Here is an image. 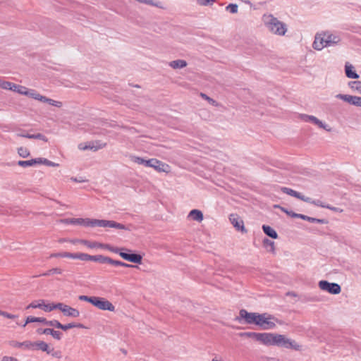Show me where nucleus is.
<instances>
[{
	"label": "nucleus",
	"instance_id": "obj_13",
	"mask_svg": "<svg viewBox=\"0 0 361 361\" xmlns=\"http://www.w3.org/2000/svg\"><path fill=\"white\" fill-rule=\"evenodd\" d=\"M319 287L321 290L326 291L331 294H338L341 293V287L338 283H329L326 281H320Z\"/></svg>",
	"mask_w": 361,
	"mask_h": 361
},
{
	"label": "nucleus",
	"instance_id": "obj_43",
	"mask_svg": "<svg viewBox=\"0 0 361 361\" xmlns=\"http://www.w3.org/2000/svg\"><path fill=\"white\" fill-rule=\"evenodd\" d=\"M45 324L48 325V326H54L58 329H59V327L61 326H60L61 323L58 320H55V319L51 320V321H48L46 319Z\"/></svg>",
	"mask_w": 361,
	"mask_h": 361
},
{
	"label": "nucleus",
	"instance_id": "obj_35",
	"mask_svg": "<svg viewBox=\"0 0 361 361\" xmlns=\"http://www.w3.org/2000/svg\"><path fill=\"white\" fill-rule=\"evenodd\" d=\"M13 92H18L20 94H23V95H25V94H27V92L28 90V88H27L24 86L16 85V84H14V86H13Z\"/></svg>",
	"mask_w": 361,
	"mask_h": 361
},
{
	"label": "nucleus",
	"instance_id": "obj_12",
	"mask_svg": "<svg viewBox=\"0 0 361 361\" xmlns=\"http://www.w3.org/2000/svg\"><path fill=\"white\" fill-rule=\"evenodd\" d=\"M55 309L60 310L63 314L67 317L75 318L80 316V312L78 310L61 302L56 303L55 305Z\"/></svg>",
	"mask_w": 361,
	"mask_h": 361
},
{
	"label": "nucleus",
	"instance_id": "obj_44",
	"mask_svg": "<svg viewBox=\"0 0 361 361\" xmlns=\"http://www.w3.org/2000/svg\"><path fill=\"white\" fill-rule=\"evenodd\" d=\"M263 244L265 247H269L270 250L274 252V243L269 239H264Z\"/></svg>",
	"mask_w": 361,
	"mask_h": 361
},
{
	"label": "nucleus",
	"instance_id": "obj_21",
	"mask_svg": "<svg viewBox=\"0 0 361 361\" xmlns=\"http://www.w3.org/2000/svg\"><path fill=\"white\" fill-rule=\"evenodd\" d=\"M188 217L191 218L194 221L201 222L203 220V214L200 210L192 209L190 212Z\"/></svg>",
	"mask_w": 361,
	"mask_h": 361
},
{
	"label": "nucleus",
	"instance_id": "obj_10",
	"mask_svg": "<svg viewBox=\"0 0 361 361\" xmlns=\"http://www.w3.org/2000/svg\"><path fill=\"white\" fill-rule=\"evenodd\" d=\"M92 305L101 310H108L110 312L115 311L114 305L110 301L104 298L95 297Z\"/></svg>",
	"mask_w": 361,
	"mask_h": 361
},
{
	"label": "nucleus",
	"instance_id": "obj_53",
	"mask_svg": "<svg viewBox=\"0 0 361 361\" xmlns=\"http://www.w3.org/2000/svg\"><path fill=\"white\" fill-rule=\"evenodd\" d=\"M276 207H279L283 212H284L285 213H286L287 214L290 215L292 216L293 214V213H291V212H289L288 210H286V209L283 208V207H281L279 206H275Z\"/></svg>",
	"mask_w": 361,
	"mask_h": 361
},
{
	"label": "nucleus",
	"instance_id": "obj_36",
	"mask_svg": "<svg viewBox=\"0 0 361 361\" xmlns=\"http://www.w3.org/2000/svg\"><path fill=\"white\" fill-rule=\"evenodd\" d=\"M293 217H298V218H300L302 219H304V220H307L308 221H310V222H321L322 221L319 220V219H314V218H312V217H310V216H305V215H303V214H293L292 215Z\"/></svg>",
	"mask_w": 361,
	"mask_h": 361
},
{
	"label": "nucleus",
	"instance_id": "obj_48",
	"mask_svg": "<svg viewBox=\"0 0 361 361\" xmlns=\"http://www.w3.org/2000/svg\"><path fill=\"white\" fill-rule=\"evenodd\" d=\"M1 361H18V360L11 356H4Z\"/></svg>",
	"mask_w": 361,
	"mask_h": 361
},
{
	"label": "nucleus",
	"instance_id": "obj_40",
	"mask_svg": "<svg viewBox=\"0 0 361 361\" xmlns=\"http://www.w3.org/2000/svg\"><path fill=\"white\" fill-rule=\"evenodd\" d=\"M121 261L114 260L110 257L102 258V263H108L114 266H119L120 267Z\"/></svg>",
	"mask_w": 361,
	"mask_h": 361
},
{
	"label": "nucleus",
	"instance_id": "obj_3",
	"mask_svg": "<svg viewBox=\"0 0 361 361\" xmlns=\"http://www.w3.org/2000/svg\"><path fill=\"white\" fill-rule=\"evenodd\" d=\"M339 42V38L329 32L317 33L313 42V47L317 50H322L324 47L336 44Z\"/></svg>",
	"mask_w": 361,
	"mask_h": 361
},
{
	"label": "nucleus",
	"instance_id": "obj_57",
	"mask_svg": "<svg viewBox=\"0 0 361 361\" xmlns=\"http://www.w3.org/2000/svg\"><path fill=\"white\" fill-rule=\"evenodd\" d=\"M6 312L0 310V316L4 317Z\"/></svg>",
	"mask_w": 361,
	"mask_h": 361
},
{
	"label": "nucleus",
	"instance_id": "obj_20",
	"mask_svg": "<svg viewBox=\"0 0 361 361\" xmlns=\"http://www.w3.org/2000/svg\"><path fill=\"white\" fill-rule=\"evenodd\" d=\"M300 117L303 121L306 122H312L314 124L318 126L319 128L326 129V126L323 124V123L315 116L303 114L301 115Z\"/></svg>",
	"mask_w": 361,
	"mask_h": 361
},
{
	"label": "nucleus",
	"instance_id": "obj_11",
	"mask_svg": "<svg viewBox=\"0 0 361 361\" xmlns=\"http://www.w3.org/2000/svg\"><path fill=\"white\" fill-rule=\"evenodd\" d=\"M146 166L154 168L159 172H169L170 166L157 159H150L146 161Z\"/></svg>",
	"mask_w": 361,
	"mask_h": 361
},
{
	"label": "nucleus",
	"instance_id": "obj_22",
	"mask_svg": "<svg viewBox=\"0 0 361 361\" xmlns=\"http://www.w3.org/2000/svg\"><path fill=\"white\" fill-rule=\"evenodd\" d=\"M353 66L349 63H346L345 66V75L349 78L357 79L359 75L353 71Z\"/></svg>",
	"mask_w": 361,
	"mask_h": 361
},
{
	"label": "nucleus",
	"instance_id": "obj_28",
	"mask_svg": "<svg viewBox=\"0 0 361 361\" xmlns=\"http://www.w3.org/2000/svg\"><path fill=\"white\" fill-rule=\"evenodd\" d=\"M25 95L40 102L42 101V98L44 97L39 94L38 92H37L35 90L29 89L27 90V94H25Z\"/></svg>",
	"mask_w": 361,
	"mask_h": 361
},
{
	"label": "nucleus",
	"instance_id": "obj_56",
	"mask_svg": "<svg viewBox=\"0 0 361 361\" xmlns=\"http://www.w3.org/2000/svg\"><path fill=\"white\" fill-rule=\"evenodd\" d=\"M201 96H202L203 98H204V99H207V100H209V101L212 100L209 97H207L206 94H201Z\"/></svg>",
	"mask_w": 361,
	"mask_h": 361
},
{
	"label": "nucleus",
	"instance_id": "obj_30",
	"mask_svg": "<svg viewBox=\"0 0 361 361\" xmlns=\"http://www.w3.org/2000/svg\"><path fill=\"white\" fill-rule=\"evenodd\" d=\"M37 164H44L52 167H57L59 166V164L54 163L44 158H37Z\"/></svg>",
	"mask_w": 361,
	"mask_h": 361
},
{
	"label": "nucleus",
	"instance_id": "obj_4",
	"mask_svg": "<svg viewBox=\"0 0 361 361\" xmlns=\"http://www.w3.org/2000/svg\"><path fill=\"white\" fill-rule=\"evenodd\" d=\"M240 336L252 338L266 345H276L277 334L245 332L241 333Z\"/></svg>",
	"mask_w": 361,
	"mask_h": 361
},
{
	"label": "nucleus",
	"instance_id": "obj_26",
	"mask_svg": "<svg viewBox=\"0 0 361 361\" xmlns=\"http://www.w3.org/2000/svg\"><path fill=\"white\" fill-rule=\"evenodd\" d=\"M61 326L59 329L67 331L68 329H73V328H84L85 326L80 324V323H68L66 324H61Z\"/></svg>",
	"mask_w": 361,
	"mask_h": 361
},
{
	"label": "nucleus",
	"instance_id": "obj_52",
	"mask_svg": "<svg viewBox=\"0 0 361 361\" xmlns=\"http://www.w3.org/2000/svg\"><path fill=\"white\" fill-rule=\"evenodd\" d=\"M120 267H135V266H133L132 264H126V263L123 262H120Z\"/></svg>",
	"mask_w": 361,
	"mask_h": 361
},
{
	"label": "nucleus",
	"instance_id": "obj_33",
	"mask_svg": "<svg viewBox=\"0 0 361 361\" xmlns=\"http://www.w3.org/2000/svg\"><path fill=\"white\" fill-rule=\"evenodd\" d=\"M42 102H46L49 104L50 105L56 106V107H61L62 106V102L59 101H55L51 99H49L46 97H43Z\"/></svg>",
	"mask_w": 361,
	"mask_h": 361
},
{
	"label": "nucleus",
	"instance_id": "obj_24",
	"mask_svg": "<svg viewBox=\"0 0 361 361\" xmlns=\"http://www.w3.org/2000/svg\"><path fill=\"white\" fill-rule=\"evenodd\" d=\"M312 204H314L316 206H318V207H323V208L329 209H331V210H332L334 212H343V210L340 209L339 208L334 207H331V206H329L328 204H324L323 202H322L319 200H313L312 202Z\"/></svg>",
	"mask_w": 361,
	"mask_h": 361
},
{
	"label": "nucleus",
	"instance_id": "obj_23",
	"mask_svg": "<svg viewBox=\"0 0 361 361\" xmlns=\"http://www.w3.org/2000/svg\"><path fill=\"white\" fill-rule=\"evenodd\" d=\"M46 319H47L44 317H36L33 316H29L26 318L25 322L22 325V326L25 327L27 324L32 322H39L45 324Z\"/></svg>",
	"mask_w": 361,
	"mask_h": 361
},
{
	"label": "nucleus",
	"instance_id": "obj_47",
	"mask_svg": "<svg viewBox=\"0 0 361 361\" xmlns=\"http://www.w3.org/2000/svg\"><path fill=\"white\" fill-rule=\"evenodd\" d=\"M52 329H39L37 330L39 334H51Z\"/></svg>",
	"mask_w": 361,
	"mask_h": 361
},
{
	"label": "nucleus",
	"instance_id": "obj_5",
	"mask_svg": "<svg viewBox=\"0 0 361 361\" xmlns=\"http://www.w3.org/2000/svg\"><path fill=\"white\" fill-rule=\"evenodd\" d=\"M263 20L269 29L273 33L279 35H283L286 32V27L285 25L278 20L276 18L271 15H264Z\"/></svg>",
	"mask_w": 361,
	"mask_h": 361
},
{
	"label": "nucleus",
	"instance_id": "obj_55",
	"mask_svg": "<svg viewBox=\"0 0 361 361\" xmlns=\"http://www.w3.org/2000/svg\"><path fill=\"white\" fill-rule=\"evenodd\" d=\"M71 239H66V238H61L59 240V243H65V242H68L69 243V240H71Z\"/></svg>",
	"mask_w": 361,
	"mask_h": 361
},
{
	"label": "nucleus",
	"instance_id": "obj_1",
	"mask_svg": "<svg viewBox=\"0 0 361 361\" xmlns=\"http://www.w3.org/2000/svg\"><path fill=\"white\" fill-rule=\"evenodd\" d=\"M244 319L246 324H255L264 330L273 329L277 324H282L276 317L269 313L248 312L245 310H240L238 319Z\"/></svg>",
	"mask_w": 361,
	"mask_h": 361
},
{
	"label": "nucleus",
	"instance_id": "obj_31",
	"mask_svg": "<svg viewBox=\"0 0 361 361\" xmlns=\"http://www.w3.org/2000/svg\"><path fill=\"white\" fill-rule=\"evenodd\" d=\"M18 164L22 167L32 166L35 164H37V158L27 161H18Z\"/></svg>",
	"mask_w": 361,
	"mask_h": 361
},
{
	"label": "nucleus",
	"instance_id": "obj_51",
	"mask_svg": "<svg viewBox=\"0 0 361 361\" xmlns=\"http://www.w3.org/2000/svg\"><path fill=\"white\" fill-rule=\"evenodd\" d=\"M140 3H145L147 4H151V5H155L157 6V4H154L152 0H137Z\"/></svg>",
	"mask_w": 361,
	"mask_h": 361
},
{
	"label": "nucleus",
	"instance_id": "obj_46",
	"mask_svg": "<svg viewBox=\"0 0 361 361\" xmlns=\"http://www.w3.org/2000/svg\"><path fill=\"white\" fill-rule=\"evenodd\" d=\"M52 337L56 340H61L62 337V334L59 331H55L52 329L51 334H50Z\"/></svg>",
	"mask_w": 361,
	"mask_h": 361
},
{
	"label": "nucleus",
	"instance_id": "obj_38",
	"mask_svg": "<svg viewBox=\"0 0 361 361\" xmlns=\"http://www.w3.org/2000/svg\"><path fill=\"white\" fill-rule=\"evenodd\" d=\"M18 153L23 158L28 157L30 154L29 149L24 147L18 148Z\"/></svg>",
	"mask_w": 361,
	"mask_h": 361
},
{
	"label": "nucleus",
	"instance_id": "obj_2",
	"mask_svg": "<svg viewBox=\"0 0 361 361\" xmlns=\"http://www.w3.org/2000/svg\"><path fill=\"white\" fill-rule=\"evenodd\" d=\"M66 224H74V225H80L85 227H109V228H115L118 229L124 230L126 227L124 225L117 223L114 221H108V220H99V219H93L89 218H73L65 220Z\"/></svg>",
	"mask_w": 361,
	"mask_h": 361
},
{
	"label": "nucleus",
	"instance_id": "obj_32",
	"mask_svg": "<svg viewBox=\"0 0 361 361\" xmlns=\"http://www.w3.org/2000/svg\"><path fill=\"white\" fill-rule=\"evenodd\" d=\"M18 136H20V137H27V138H30V139H39V140H42L45 142L47 141V138L42 135V134H37V135H30V134H26V135H23V134H18Z\"/></svg>",
	"mask_w": 361,
	"mask_h": 361
},
{
	"label": "nucleus",
	"instance_id": "obj_25",
	"mask_svg": "<svg viewBox=\"0 0 361 361\" xmlns=\"http://www.w3.org/2000/svg\"><path fill=\"white\" fill-rule=\"evenodd\" d=\"M262 229H263L264 232L269 237H271L274 239H276L278 238V235H277L276 232L269 226L264 225L262 226Z\"/></svg>",
	"mask_w": 361,
	"mask_h": 361
},
{
	"label": "nucleus",
	"instance_id": "obj_41",
	"mask_svg": "<svg viewBox=\"0 0 361 361\" xmlns=\"http://www.w3.org/2000/svg\"><path fill=\"white\" fill-rule=\"evenodd\" d=\"M95 297L96 296L89 297V296H87V295H80L78 299L80 300H81V301L88 302L91 303L92 305H93V302L94 301Z\"/></svg>",
	"mask_w": 361,
	"mask_h": 361
},
{
	"label": "nucleus",
	"instance_id": "obj_15",
	"mask_svg": "<svg viewBox=\"0 0 361 361\" xmlns=\"http://www.w3.org/2000/svg\"><path fill=\"white\" fill-rule=\"evenodd\" d=\"M105 146V143L97 141L88 143H80L78 145V149L80 150L90 149L93 151H97L98 149L104 148Z\"/></svg>",
	"mask_w": 361,
	"mask_h": 361
},
{
	"label": "nucleus",
	"instance_id": "obj_8",
	"mask_svg": "<svg viewBox=\"0 0 361 361\" xmlns=\"http://www.w3.org/2000/svg\"><path fill=\"white\" fill-rule=\"evenodd\" d=\"M55 305L54 303H46L45 300H38L32 301L31 303H30L27 307L26 309L28 310L30 308L36 309L39 308L44 312H51L54 310H55Z\"/></svg>",
	"mask_w": 361,
	"mask_h": 361
},
{
	"label": "nucleus",
	"instance_id": "obj_54",
	"mask_svg": "<svg viewBox=\"0 0 361 361\" xmlns=\"http://www.w3.org/2000/svg\"><path fill=\"white\" fill-rule=\"evenodd\" d=\"M212 361H224L221 357L216 355L212 359Z\"/></svg>",
	"mask_w": 361,
	"mask_h": 361
},
{
	"label": "nucleus",
	"instance_id": "obj_17",
	"mask_svg": "<svg viewBox=\"0 0 361 361\" xmlns=\"http://www.w3.org/2000/svg\"><path fill=\"white\" fill-rule=\"evenodd\" d=\"M229 220L236 230L240 231L243 233L247 232L244 226V222L238 215L235 214H231Z\"/></svg>",
	"mask_w": 361,
	"mask_h": 361
},
{
	"label": "nucleus",
	"instance_id": "obj_50",
	"mask_svg": "<svg viewBox=\"0 0 361 361\" xmlns=\"http://www.w3.org/2000/svg\"><path fill=\"white\" fill-rule=\"evenodd\" d=\"M197 2L200 5L206 6L210 2V0H197Z\"/></svg>",
	"mask_w": 361,
	"mask_h": 361
},
{
	"label": "nucleus",
	"instance_id": "obj_14",
	"mask_svg": "<svg viewBox=\"0 0 361 361\" xmlns=\"http://www.w3.org/2000/svg\"><path fill=\"white\" fill-rule=\"evenodd\" d=\"M69 243L73 245L80 244L89 248H108V245H104L97 242H92L82 239H73L69 240Z\"/></svg>",
	"mask_w": 361,
	"mask_h": 361
},
{
	"label": "nucleus",
	"instance_id": "obj_45",
	"mask_svg": "<svg viewBox=\"0 0 361 361\" xmlns=\"http://www.w3.org/2000/svg\"><path fill=\"white\" fill-rule=\"evenodd\" d=\"M226 8L231 13H236L238 12V6L236 4H231Z\"/></svg>",
	"mask_w": 361,
	"mask_h": 361
},
{
	"label": "nucleus",
	"instance_id": "obj_9",
	"mask_svg": "<svg viewBox=\"0 0 361 361\" xmlns=\"http://www.w3.org/2000/svg\"><path fill=\"white\" fill-rule=\"evenodd\" d=\"M124 248L111 250L113 252L118 253L123 259L127 260L130 262L141 264L142 257L141 255L137 254H128L123 250Z\"/></svg>",
	"mask_w": 361,
	"mask_h": 361
},
{
	"label": "nucleus",
	"instance_id": "obj_49",
	"mask_svg": "<svg viewBox=\"0 0 361 361\" xmlns=\"http://www.w3.org/2000/svg\"><path fill=\"white\" fill-rule=\"evenodd\" d=\"M4 317L8 318V319H14L18 318V316L15 315V314H10V313L6 312Z\"/></svg>",
	"mask_w": 361,
	"mask_h": 361
},
{
	"label": "nucleus",
	"instance_id": "obj_7",
	"mask_svg": "<svg viewBox=\"0 0 361 361\" xmlns=\"http://www.w3.org/2000/svg\"><path fill=\"white\" fill-rule=\"evenodd\" d=\"M276 345L284 347L286 348H291L297 350L300 349V345L298 343H297L295 341L286 338L284 335L278 334Z\"/></svg>",
	"mask_w": 361,
	"mask_h": 361
},
{
	"label": "nucleus",
	"instance_id": "obj_16",
	"mask_svg": "<svg viewBox=\"0 0 361 361\" xmlns=\"http://www.w3.org/2000/svg\"><path fill=\"white\" fill-rule=\"evenodd\" d=\"M281 190L287 195H289L290 196L296 197V198L301 200L305 202L312 204V202L313 201L311 198H310L308 197H305V196L301 195L300 192H298L295 190H293L291 188H288L286 187H282V188H281Z\"/></svg>",
	"mask_w": 361,
	"mask_h": 361
},
{
	"label": "nucleus",
	"instance_id": "obj_19",
	"mask_svg": "<svg viewBox=\"0 0 361 361\" xmlns=\"http://www.w3.org/2000/svg\"><path fill=\"white\" fill-rule=\"evenodd\" d=\"M51 257H62V258H69L73 259H85V256L84 253H71L68 252H59L52 254L51 255Z\"/></svg>",
	"mask_w": 361,
	"mask_h": 361
},
{
	"label": "nucleus",
	"instance_id": "obj_29",
	"mask_svg": "<svg viewBox=\"0 0 361 361\" xmlns=\"http://www.w3.org/2000/svg\"><path fill=\"white\" fill-rule=\"evenodd\" d=\"M348 86L352 90L361 94V81H351L348 83Z\"/></svg>",
	"mask_w": 361,
	"mask_h": 361
},
{
	"label": "nucleus",
	"instance_id": "obj_39",
	"mask_svg": "<svg viewBox=\"0 0 361 361\" xmlns=\"http://www.w3.org/2000/svg\"><path fill=\"white\" fill-rule=\"evenodd\" d=\"M63 273V270L61 268L56 267L49 269L46 273H44V276H49V275H54V274H59L61 275Z\"/></svg>",
	"mask_w": 361,
	"mask_h": 361
},
{
	"label": "nucleus",
	"instance_id": "obj_27",
	"mask_svg": "<svg viewBox=\"0 0 361 361\" xmlns=\"http://www.w3.org/2000/svg\"><path fill=\"white\" fill-rule=\"evenodd\" d=\"M187 66V63L184 60H176L170 63V66L174 69L182 68Z\"/></svg>",
	"mask_w": 361,
	"mask_h": 361
},
{
	"label": "nucleus",
	"instance_id": "obj_34",
	"mask_svg": "<svg viewBox=\"0 0 361 361\" xmlns=\"http://www.w3.org/2000/svg\"><path fill=\"white\" fill-rule=\"evenodd\" d=\"M84 255L85 256V259H82V261H98L102 262V258H106V257H104L102 255H98V256H92L88 254L84 253Z\"/></svg>",
	"mask_w": 361,
	"mask_h": 361
},
{
	"label": "nucleus",
	"instance_id": "obj_18",
	"mask_svg": "<svg viewBox=\"0 0 361 361\" xmlns=\"http://www.w3.org/2000/svg\"><path fill=\"white\" fill-rule=\"evenodd\" d=\"M337 98H339L350 104L356 106H361V97L357 96H352L348 94H337Z\"/></svg>",
	"mask_w": 361,
	"mask_h": 361
},
{
	"label": "nucleus",
	"instance_id": "obj_42",
	"mask_svg": "<svg viewBox=\"0 0 361 361\" xmlns=\"http://www.w3.org/2000/svg\"><path fill=\"white\" fill-rule=\"evenodd\" d=\"M131 160H132V161H133L136 164H144L145 166H146V161H147V160H145L144 159H142L141 157H135V156L132 157Z\"/></svg>",
	"mask_w": 361,
	"mask_h": 361
},
{
	"label": "nucleus",
	"instance_id": "obj_37",
	"mask_svg": "<svg viewBox=\"0 0 361 361\" xmlns=\"http://www.w3.org/2000/svg\"><path fill=\"white\" fill-rule=\"evenodd\" d=\"M13 86H14V83H12L8 81L0 80V87L1 88L13 91Z\"/></svg>",
	"mask_w": 361,
	"mask_h": 361
},
{
	"label": "nucleus",
	"instance_id": "obj_6",
	"mask_svg": "<svg viewBox=\"0 0 361 361\" xmlns=\"http://www.w3.org/2000/svg\"><path fill=\"white\" fill-rule=\"evenodd\" d=\"M16 347L24 348L28 350H40L43 352H46L47 354L51 353L53 350V348L51 349L49 345L42 341H38L36 342L27 341L22 343H18L16 345Z\"/></svg>",
	"mask_w": 361,
	"mask_h": 361
}]
</instances>
